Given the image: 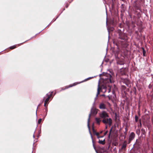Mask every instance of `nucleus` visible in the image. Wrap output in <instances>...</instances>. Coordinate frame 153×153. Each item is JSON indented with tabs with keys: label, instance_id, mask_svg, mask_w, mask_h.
I'll return each instance as SVG.
<instances>
[{
	"label": "nucleus",
	"instance_id": "f257e3e1",
	"mask_svg": "<svg viewBox=\"0 0 153 153\" xmlns=\"http://www.w3.org/2000/svg\"><path fill=\"white\" fill-rule=\"evenodd\" d=\"M118 33L119 34V38L121 40H115L114 42V44L118 47H126L127 46V44L126 43V41L125 39V34L123 33L120 30H118Z\"/></svg>",
	"mask_w": 153,
	"mask_h": 153
},
{
	"label": "nucleus",
	"instance_id": "f03ea898",
	"mask_svg": "<svg viewBox=\"0 0 153 153\" xmlns=\"http://www.w3.org/2000/svg\"><path fill=\"white\" fill-rule=\"evenodd\" d=\"M102 79L104 84H106L109 82L111 83L113 82V77L110 74L107 73H105L102 76Z\"/></svg>",
	"mask_w": 153,
	"mask_h": 153
},
{
	"label": "nucleus",
	"instance_id": "7ed1b4c3",
	"mask_svg": "<svg viewBox=\"0 0 153 153\" xmlns=\"http://www.w3.org/2000/svg\"><path fill=\"white\" fill-rule=\"evenodd\" d=\"M102 123L105 125H108L110 126L112 124V120L111 118L108 117L103 119L102 120Z\"/></svg>",
	"mask_w": 153,
	"mask_h": 153
},
{
	"label": "nucleus",
	"instance_id": "20e7f679",
	"mask_svg": "<svg viewBox=\"0 0 153 153\" xmlns=\"http://www.w3.org/2000/svg\"><path fill=\"white\" fill-rule=\"evenodd\" d=\"M141 141L140 140H137L135 143L134 145V149L138 151L141 149Z\"/></svg>",
	"mask_w": 153,
	"mask_h": 153
},
{
	"label": "nucleus",
	"instance_id": "39448f33",
	"mask_svg": "<svg viewBox=\"0 0 153 153\" xmlns=\"http://www.w3.org/2000/svg\"><path fill=\"white\" fill-rule=\"evenodd\" d=\"M92 142L93 143V146L94 147V149L95 150L96 152L97 153H106V150H105L103 148L99 147L98 148V150H97L96 149V147L95 146L93 140H92Z\"/></svg>",
	"mask_w": 153,
	"mask_h": 153
},
{
	"label": "nucleus",
	"instance_id": "423d86ee",
	"mask_svg": "<svg viewBox=\"0 0 153 153\" xmlns=\"http://www.w3.org/2000/svg\"><path fill=\"white\" fill-rule=\"evenodd\" d=\"M97 113V111L96 109H93L91 110V114H90L89 116V117L88 120V128L90 129V127L89 126V123L90 121V118L91 116V114L92 115H96Z\"/></svg>",
	"mask_w": 153,
	"mask_h": 153
},
{
	"label": "nucleus",
	"instance_id": "0eeeda50",
	"mask_svg": "<svg viewBox=\"0 0 153 153\" xmlns=\"http://www.w3.org/2000/svg\"><path fill=\"white\" fill-rule=\"evenodd\" d=\"M100 117L103 119L109 117L108 114L106 111H103L100 113L99 114Z\"/></svg>",
	"mask_w": 153,
	"mask_h": 153
},
{
	"label": "nucleus",
	"instance_id": "6e6552de",
	"mask_svg": "<svg viewBox=\"0 0 153 153\" xmlns=\"http://www.w3.org/2000/svg\"><path fill=\"white\" fill-rule=\"evenodd\" d=\"M135 137V134L133 132L131 133L129 137L128 144H129L131 143V141L134 139Z\"/></svg>",
	"mask_w": 153,
	"mask_h": 153
},
{
	"label": "nucleus",
	"instance_id": "1a4fd4ad",
	"mask_svg": "<svg viewBox=\"0 0 153 153\" xmlns=\"http://www.w3.org/2000/svg\"><path fill=\"white\" fill-rule=\"evenodd\" d=\"M53 93V92H49L48 94H46V96H47V98L45 101L46 102H48L50 98L52 96Z\"/></svg>",
	"mask_w": 153,
	"mask_h": 153
},
{
	"label": "nucleus",
	"instance_id": "9d476101",
	"mask_svg": "<svg viewBox=\"0 0 153 153\" xmlns=\"http://www.w3.org/2000/svg\"><path fill=\"white\" fill-rule=\"evenodd\" d=\"M128 69L126 68H123L121 70V73L122 75H126L128 72Z\"/></svg>",
	"mask_w": 153,
	"mask_h": 153
},
{
	"label": "nucleus",
	"instance_id": "9b49d317",
	"mask_svg": "<svg viewBox=\"0 0 153 153\" xmlns=\"http://www.w3.org/2000/svg\"><path fill=\"white\" fill-rule=\"evenodd\" d=\"M77 84V83H74L72 84H70L66 86H65L64 88H62V89L63 90H65L66 89H68L69 88L71 87H73V86H75Z\"/></svg>",
	"mask_w": 153,
	"mask_h": 153
},
{
	"label": "nucleus",
	"instance_id": "f8f14e48",
	"mask_svg": "<svg viewBox=\"0 0 153 153\" xmlns=\"http://www.w3.org/2000/svg\"><path fill=\"white\" fill-rule=\"evenodd\" d=\"M106 107L105 105L103 103H100L99 106V108L100 109H104L106 108Z\"/></svg>",
	"mask_w": 153,
	"mask_h": 153
},
{
	"label": "nucleus",
	"instance_id": "ddd939ff",
	"mask_svg": "<svg viewBox=\"0 0 153 153\" xmlns=\"http://www.w3.org/2000/svg\"><path fill=\"white\" fill-rule=\"evenodd\" d=\"M121 89L125 93H126V92L128 91L129 90V88L127 89L126 87L124 85L121 86Z\"/></svg>",
	"mask_w": 153,
	"mask_h": 153
},
{
	"label": "nucleus",
	"instance_id": "4468645a",
	"mask_svg": "<svg viewBox=\"0 0 153 153\" xmlns=\"http://www.w3.org/2000/svg\"><path fill=\"white\" fill-rule=\"evenodd\" d=\"M123 82L125 83L128 87H129V85L130 84V81L128 79H125L123 80Z\"/></svg>",
	"mask_w": 153,
	"mask_h": 153
},
{
	"label": "nucleus",
	"instance_id": "2eb2a0df",
	"mask_svg": "<svg viewBox=\"0 0 153 153\" xmlns=\"http://www.w3.org/2000/svg\"><path fill=\"white\" fill-rule=\"evenodd\" d=\"M127 144V141H125L121 147V149L122 150H123L125 151L126 150V147Z\"/></svg>",
	"mask_w": 153,
	"mask_h": 153
},
{
	"label": "nucleus",
	"instance_id": "dca6fc26",
	"mask_svg": "<svg viewBox=\"0 0 153 153\" xmlns=\"http://www.w3.org/2000/svg\"><path fill=\"white\" fill-rule=\"evenodd\" d=\"M102 88L100 86L99 84L98 85V88H97V93L96 95L97 97L98 96V95L99 94L100 91L101 90Z\"/></svg>",
	"mask_w": 153,
	"mask_h": 153
},
{
	"label": "nucleus",
	"instance_id": "f3484780",
	"mask_svg": "<svg viewBox=\"0 0 153 153\" xmlns=\"http://www.w3.org/2000/svg\"><path fill=\"white\" fill-rule=\"evenodd\" d=\"M103 89L105 90L104 92L106 91L107 90H108V93H109L111 91V88L109 86H108L107 88L106 86H105L103 87Z\"/></svg>",
	"mask_w": 153,
	"mask_h": 153
},
{
	"label": "nucleus",
	"instance_id": "a211bd4d",
	"mask_svg": "<svg viewBox=\"0 0 153 153\" xmlns=\"http://www.w3.org/2000/svg\"><path fill=\"white\" fill-rule=\"evenodd\" d=\"M98 143L100 144H101L102 145H104L105 143V140L104 139L103 140H100V139L99 140V141L98 142Z\"/></svg>",
	"mask_w": 153,
	"mask_h": 153
},
{
	"label": "nucleus",
	"instance_id": "6ab92c4d",
	"mask_svg": "<svg viewBox=\"0 0 153 153\" xmlns=\"http://www.w3.org/2000/svg\"><path fill=\"white\" fill-rule=\"evenodd\" d=\"M93 132L94 134H95L97 136V138L99 139V135H100V133L96 132V131L94 130H93Z\"/></svg>",
	"mask_w": 153,
	"mask_h": 153
},
{
	"label": "nucleus",
	"instance_id": "aec40b11",
	"mask_svg": "<svg viewBox=\"0 0 153 153\" xmlns=\"http://www.w3.org/2000/svg\"><path fill=\"white\" fill-rule=\"evenodd\" d=\"M95 120L96 121L97 124L99 125L100 122L101 121V120H100V118H96Z\"/></svg>",
	"mask_w": 153,
	"mask_h": 153
},
{
	"label": "nucleus",
	"instance_id": "412c9836",
	"mask_svg": "<svg viewBox=\"0 0 153 153\" xmlns=\"http://www.w3.org/2000/svg\"><path fill=\"white\" fill-rule=\"evenodd\" d=\"M142 127V123L141 119H140L139 120V124L138 125V127L139 128H140Z\"/></svg>",
	"mask_w": 153,
	"mask_h": 153
},
{
	"label": "nucleus",
	"instance_id": "4be33fe9",
	"mask_svg": "<svg viewBox=\"0 0 153 153\" xmlns=\"http://www.w3.org/2000/svg\"><path fill=\"white\" fill-rule=\"evenodd\" d=\"M134 6L136 10H139L140 8V7L137 5V3H135Z\"/></svg>",
	"mask_w": 153,
	"mask_h": 153
},
{
	"label": "nucleus",
	"instance_id": "5701e85b",
	"mask_svg": "<svg viewBox=\"0 0 153 153\" xmlns=\"http://www.w3.org/2000/svg\"><path fill=\"white\" fill-rule=\"evenodd\" d=\"M18 46V45H13V46L10 47V49L11 50H12V49H14L15 48H16L17 47L16 46Z\"/></svg>",
	"mask_w": 153,
	"mask_h": 153
},
{
	"label": "nucleus",
	"instance_id": "b1692460",
	"mask_svg": "<svg viewBox=\"0 0 153 153\" xmlns=\"http://www.w3.org/2000/svg\"><path fill=\"white\" fill-rule=\"evenodd\" d=\"M141 131L142 134L145 135L146 134V131L145 130L144 128H142V129H141Z\"/></svg>",
	"mask_w": 153,
	"mask_h": 153
},
{
	"label": "nucleus",
	"instance_id": "393cba45",
	"mask_svg": "<svg viewBox=\"0 0 153 153\" xmlns=\"http://www.w3.org/2000/svg\"><path fill=\"white\" fill-rule=\"evenodd\" d=\"M132 91L134 92L135 95L136 94V88L135 87H134L132 89Z\"/></svg>",
	"mask_w": 153,
	"mask_h": 153
},
{
	"label": "nucleus",
	"instance_id": "a878e982",
	"mask_svg": "<svg viewBox=\"0 0 153 153\" xmlns=\"http://www.w3.org/2000/svg\"><path fill=\"white\" fill-rule=\"evenodd\" d=\"M142 49L143 50V55L144 56H145V54L146 53V52L143 48H142Z\"/></svg>",
	"mask_w": 153,
	"mask_h": 153
},
{
	"label": "nucleus",
	"instance_id": "bb28decb",
	"mask_svg": "<svg viewBox=\"0 0 153 153\" xmlns=\"http://www.w3.org/2000/svg\"><path fill=\"white\" fill-rule=\"evenodd\" d=\"M135 121L136 122H137L138 121V117L137 115H136L135 116Z\"/></svg>",
	"mask_w": 153,
	"mask_h": 153
},
{
	"label": "nucleus",
	"instance_id": "cd10ccee",
	"mask_svg": "<svg viewBox=\"0 0 153 153\" xmlns=\"http://www.w3.org/2000/svg\"><path fill=\"white\" fill-rule=\"evenodd\" d=\"M140 128H139L138 130H137L136 131V133L138 135H139L140 133Z\"/></svg>",
	"mask_w": 153,
	"mask_h": 153
},
{
	"label": "nucleus",
	"instance_id": "c85d7f7f",
	"mask_svg": "<svg viewBox=\"0 0 153 153\" xmlns=\"http://www.w3.org/2000/svg\"><path fill=\"white\" fill-rule=\"evenodd\" d=\"M42 119H41V118H40L38 120V124H40L41 122H42Z\"/></svg>",
	"mask_w": 153,
	"mask_h": 153
},
{
	"label": "nucleus",
	"instance_id": "c756f323",
	"mask_svg": "<svg viewBox=\"0 0 153 153\" xmlns=\"http://www.w3.org/2000/svg\"><path fill=\"white\" fill-rule=\"evenodd\" d=\"M112 128H111V129H110V130L109 131V135H108V137L109 138H110V135L111 132L112 131Z\"/></svg>",
	"mask_w": 153,
	"mask_h": 153
},
{
	"label": "nucleus",
	"instance_id": "7c9ffc66",
	"mask_svg": "<svg viewBox=\"0 0 153 153\" xmlns=\"http://www.w3.org/2000/svg\"><path fill=\"white\" fill-rule=\"evenodd\" d=\"M48 103V102H46L45 101V103H44V105L45 107H46V105Z\"/></svg>",
	"mask_w": 153,
	"mask_h": 153
},
{
	"label": "nucleus",
	"instance_id": "2f4dec72",
	"mask_svg": "<svg viewBox=\"0 0 153 153\" xmlns=\"http://www.w3.org/2000/svg\"><path fill=\"white\" fill-rule=\"evenodd\" d=\"M142 122H143V125L144 126H146V124H145V123H144V121H143Z\"/></svg>",
	"mask_w": 153,
	"mask_h": 153
},
{
	"label": "nucleus",
	"instance_id": "473e14b6",
	"mask_svg": "<svg viewBox=\"0 0 153 153\" xmlns=\"http://www.w3.org/2000/svg\"><path fill=\"white\" fill-rule=\"evenodd\" d=\"M108 132V131H106L104 133V135H105Z\"/></svg>",
	"mask_w": 153,
	"mask_h": 153
},
{
	"label": "nucleus",
	"instance_id": "72a5a7b5",
	"mask_svg": "<svg viewBox=\"0 0 153 153\" xmlns=\"http://www.w3.org/2000/svg\"><path fill=\"white\" fill-rule=\"evenodd\" d=\"M115 56L116 58H118V56H117V53H115Z\"/></svg>",
	"mask_w": 153,
	"mask_h": 153
},
{
	"label": "nucleus",
	"instance_id": "f704fd0d",
	"mask_svg": "<svg viewBox=\"0 0 153 153\" xmlns=\"http://www.w3.org/2000/svg\"><path fill=\"white\" fill-rule=\"evenodd\" d=\"M130 153H137V152H135L134 151L131 152Z\"/></svg>",
	"mask_w": 153,
	"mask_h": 153
},
{
	"label": "nucleus",
	"instance_id": "c9c22d12",
	"mask_svg": "<svg viewBox=\"0 0 153 153\" xmlns=\"http://www.w3.org/2000/svg\"><path fill=\"white\" fill-rule=\"evenodd\" d=\"M103 137V136H100V135H99V138H102V137Z\"/></svg>",
	"mask_w": 153,
	"mask_h": 153
},
{
	"label": "nucleus",
	"instance_id": "e433bc0d",
	"mask_svg": "<svg viewBox=\"0 0 153 153\" xmlns=\"http://www.w3.org/2000/svg\"><path fill=\"white\" fill-rule=\"evenodd\" d=\"M107 125H105V128L106 129L107 128Z\"/></svg>",
	"mask_w": 153,
	"mask_h": 153
},
{
	"label": "nucleus",
	"instance_id": "4c0bfd02",
	"mask_svg": "<svg viewBox=\"0 0 153 153\" xmlns=\"http://www.w3.org/2000/svg\"><path fill=\"white\" fill-rule=\"evenodd\" d=\"M90 78H91L89 77V78H88V79H86V80H88L89 79H90Z\"/></svg>",
	"mask_w": 153,
	"mask_h": 153
},
{
	"label": "nucleus",
	"instance_id": "58836bf2",
	"mask_svg": "<svg viewBox=\"0 0 153 153\" xmlns=\"http://www.w3.org/2000/svg\"><path fill=\"white\" fill-rule=\"evenodd\" d=\"M102 131H101V132H100V134L102 133Z\"/></svg>",
	"mask_w": 153,
	"mask_h": 153
},
{
	"label": "nucleus",
	"instance_id": "ea45409f",
	"mask_svg": "<svg viewBox=\"0 0 153 153\" xmlns=\"http://www.w3.org/2000/svg\"><path fill=\"white\" fill-rule=\"evenodd\" d=\"M68 7V6H66V7Z\"/></svg>",
	"mask_w": 153,
	"mask_h": 153
},
{
	"label": "nucleus",
	"instance_id": "a19ab883",
	"mask_svg": "<svg viewBox=\"0 0 153 153\" xmlns=\"http://www.w3.org/2000/svg\"><path fill=\"white\" fill-rule=\"evenodd\" d=\"M46 110L47 111V108H46Z\"/></svg>",
	"mask_w": 153,
	"mask_h": 153
},
{
	"label": "nucleus",
	"instance_id": "79ce46f5",
	"mask_svg": "<svg viewBox=\"0 0 153 153\" xmlns=\"http://www.w3.org/2000/svg\"><path fill=\"white\" fill-rule=\"evenodd\" d=\"M45 97H44V98L43 100H44V99H45Z\"/></svg>",
	"mask_w": 153,
	"mask_h": 153
}]
</instances>
